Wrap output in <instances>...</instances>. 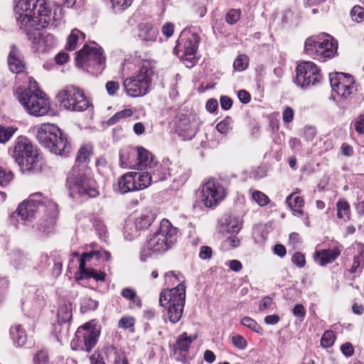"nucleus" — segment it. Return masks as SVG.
<instances>
[{"mask_svg": "<svg viewBox=\"0 0 364 364\" xmlns=\"http://www.w3.org/2000/svg\"><path fill=\"white\" fill-rule=\"evenodd\" d=\"M14 13L19 28L26 33L38 52H46L55 45L53 35L38 31L48 25L58 26L63 18L60 6H56L52 14L45 0H17Z\"/></svg>", "mask_w": 364, "mask_h": 364, "instance_id": "1", "label": "nucleus"}, {"mask_svg": "<svg viewBox=\"0 0 364 364\" xmlns=\"http://www.w3.org/2000/svg\"><path fill=\"white\" fill-rule=\"evenodd\" d=\"M91 154V149L86 146H81L77 154L75 164L68 175L66 183L72 198L77 196L94 198L99 194L96 182L87 166Z\"/></svg>", "mask_w": 364, "mask_h": 364, "instance_id": "2", "label": "nucleus"}, {"mask_svg": "<svg viewBox=\"0 0 364 364\" xmlns=\"http://www.w3.org/2000/svg\"><path fill=\"white\" fill-rule=\"evenodd\" d=\"M166 278L173 277L180 283L174 288L164 289L160 294L159 304L166 306L167 316L172 323H177L181 318L186 301V286L184 280L180 281L178 276L173 272H166Z\"/></svg>", "mask_w": 364, "mask_h": 364, "instance_id": "3", "label": "nucleus"}, {"mask_svg": "<svg viewBox=\"0 0 364 364\" xmlns=\"http://www.w3.org/2000/svg\"><path fill=\"white\" fill-rule=\"evenodd\" d=\"M177 228L167 219H163L158 230L150 235L146 247L141 250V260L144 262L153 253H163L170 250L176 242Z\"/></svg>", "mask_w": 364, "mask_h": 364, "instance_id": "4", "label": "nucleus"}, {"mask_svg": "<svg viewBox=\"0 0 364 364\" xmlns=\"http://www.w3.org/2000/svg\"><path fill=\"white\" fill-rule=\"evenodd\" d=\"M36 138L40 144L56 155L65 156L70 152V145L66 136L54 124H42L38 128Z\"/></svg>", "mask_w": 364, "mask_h": 364, "instance_id": "5", "label": "nucleus"}, {"mask_svg": "<svg viewBox=\"0 0 364 364\" xmlns=\"http://www.w3.org/2000/svg\"><path fill=\"white\" fill-rule=\"evenodd\" d=\"M154 67L149 60H144L136 75L124 80L123 86L126 93L132 97H142L151 88Z\"/></svg>", "mask_w": 364, "mask_h": 364, "instance_id": "6", "label": "nucleus"}, {"mask_svg": "<svg viewBox=\"0 0 364 364\" xmlns=\"http://www.w3.org/2000/svg\"><path fill=\"white\" fill-rule=\"evenodd\" d=\"M9 152L18 166H26V169L33 171L40 169L39 156L26 137H18Z\"/></svg>", "mask_w": 364, "mask_h": 364, "instance_id": "7", "label": "nucleus"}, {"mask_svg": "<svg viewBox=\"0 0 364 364\" xmlns=\"http://www.w3.org/2000/svg\"><path fill=\"white\" fill-rule=\"evenodd\" d=\"M200 41L199 35L183 29L177 41L175 48L176 55L187 68H192L196 63V53Z\"/></svg>", "mask_w": 364, "mask_h": 364, "instance_id": "8", "label": "nucleus"}, {"mask_svg": "<svg viewBox=\"0 0 364 364\" xmlns=\"http://www.w3.org/2000/svg\"><path fill=\"white\" fill-rule=\"evenodd\" d=\"M76 55V64L80 68H93L96 73H102L105 68L102 49L95 43L93 45L85 44Z\"/></svg>", "mask_w": 364, "mask_h": 364, "instance_id": "9", "label": "nucleus"}, {"mask_svg": "<svg viewBox=\"0 0 364 364\" xmlns=\"http://www.w3.org/2000/svg\"><path fill=\"white\" fill-rule=\"evenodd\" d=\"M330 84L333 90L339 97L338 105L343 109L348 108V102L355 91L353 77L343 73H331Z\"/></svg>", "mask_w": 364, "mask_h": 364, "instance_id": "10", "label": "nucleus"}, {"mask_svg": "<svg viewBox=\"0 0 364 364\" xmlns=\"http://www.w3.org/2000/svg\"><path fill=\"white\" fill-rule=\"evenodd\" d=\"M16 97L20 103L31 115L39 117L48 113L50 106L48 99L43 92L31 93L29 90H22L18 88L16 92Z\"/></svg>", "mask_w": 364, "mask_h": 364, "instance_id": "11", "label": "nucleus"}, {"mask_svg": "<svg viewBox=\"0 0 364 364\" xmlns=\"http://www.w3.org/2000/svg\"><path fill=\"white\" fill-rule=\"evenodd\" d=\"M56 97L60 106L68 110L81 112L88 107L84 92L75 86H66L58 92Z\"/></svg>", "mask_w": 364, "mask_h": 364, "instance_id": "12", "label": "nucleus"}, {"mask_svg": "<svg viewBox=\"0 0 364 364\" xmlns=\"http://www.w3.org/2000/svg\"><path fill=\"white\" fill-rule=\"evenodd\" d=\"M152 180L153 176L149 171L127 172L118 180V192L125 194L145 189L151 185Z\"/></svg>", "mask_w": 364, "mask_h": 364, "instance_id": "13", "label": "nucleus"}, {"mask_svg": "<svg viewBox=\"0 0 364 364\" xmlns=\"http://www.w3.org/2000/svg\"><path fill=\"white\" fill-rule=\"evenodd\" d=\"M320 78V71L313 62H301L296 68L294 82L301 87L314 85L319 82Z\"/></svg>", "mask_w": 364, "mask_h": 364, "instance_id": "14", "label": "nucleus"}, {"mask_svg": "<svg viewBox=\"0 0 364 364\" xmlns=\"http://www.w3.org/2000/svg\"><path fill=\"white\" fill-rule=\"evenodd\" d=\"M226 193L224 187L215 179L208 180L202 188V201L206 207H214L222 201Z\"/></svg>", "mask_w": 364, "mask_h": 364, "instance_id": "15", "label": "nucleus"}, {"mask_svg": "<svg viewBox=\"0 0 364 364\" xmlns=\"http://www.w3.org/2000/svg\"><path fill=\"white\" fill-rule=\"evenodd\" d=\"M41 196V194L39 193H35L31 196L28 200L23 201L18 205L16 213L23 223L32 220L40 207L44 208L41 200L34 199L35 197Z\"/></svg>", "mask_w": 364, "mask_h": 364, "instance_id": "16", "label": "nucleus"}, {"mask_svg": "<svg viewBox=\"0 0 364 364\" xmlns=\"http://www.w3.org/2000/svg\"><path fill=\"white\" fill-rule=\"evenodd\" d=\"M100 329L91 322H87L78 328L76 335L82 336L86 351L90 352L96 345L100 336Z\"/></svg>", "mask_w": 364, "mask_h": 364, "instance_id": "17", "label": "nucleus"}, {"mask_svg": "<svg viewBox=\"0 0 364 364\" xmlns=\"http://www.w3.org/2000/svg\"><path fill=\"white\" fill-rule=\"evenodd\" d=\"M337 50V41L331 36L326 35L324 38L321 39L318 44L316 58L321 61L332 58L336 55Z\"/></svg>", "mask_w": 364, "mask_h": 364, "instance_id": "18", "label": "nucleus"}, {"mask_svg": "<svg viewBox=\"0 0 364 364\" xmlns=\"http://www.w3.org/2000/svg\"><path fill=\"white\" fill-rule=\"evenodd\" d=\"M195 339L196 336H189L186 332L178 336L174 348V353L177 360L183 363L186 361L191 344Z\"/></svg>", "mask_w": 364, "mask_h": 364, "instance_id": "19", "label": "nucleus"}, {"mask_svg": "<svg viewBox=\"0 0 364 364\" xmlns=\"http://www.w3.org/2000/svg\"><path fill=\"white\" fill-rule=\"evenodd\" d=\"M8 65L9 70L14 73H22L25 68L23 57L15 45L11 46L8 56Z\"/></svg>", "mask_w": 364, "mask_h": 364, "instance_id": "20", "label": "nucleus"}, {"mask_svg": "<svg viewBox=\"0 0 364 364\" xmlns=\"http://www.w3.org/2000/svg\"><path fill=\"white\" fill-rule=\"evenodd\" d=\"M156 218L154 212L150 210L143 211L139 216L135 218L134 225L138 230H144L148 229Z\"/></svg>", "mask_w": 364, "mask_h": 364, "instance_id": "21", "label": "nucleus"}, {"mask_svg": "<svg viewBox=\"0 0 364 364\" xmlns=\"http://www.w3.org/2000/svg\"><path fill=\"white\" fill-rule=\"evenodd\" d=\"M340 255V251L337 249L322 250L316 252L315 259L320 265L333 262Z\"/></svg>", "mask_w": 364, "mask_h": 364, "instance_id": "22", "label": "nucleus"}, {"mask_svg": "<svg viewBox=\"0 0 364 364\" xmlns=\"http://www.w3.org/2000/svg\"><path fill=\"white\" fill-rule=\"evenodd\" d=\"M296 193H298V188L286 198V203L294 212V215L300 216L304 213L301 209L304 205V200L301 197L296 196Z\"/></svg>", "mask_w": 364, "mask_h": 364, "instance_id": "23", "label": "nucleus"}, {"mask_svg": "<svg viewBox=\"0 0 364 364\" xmlns=\"http://www.w3.org/2000/svg\"><path fill=\"white\" fill-rule=\"evenodd\" d=\"M139 36L144 41H155L157 38V30L151 24L141 23L139 26Z\"/></svg>", "mask_w": 364, "mask_h": 364, "instance_id": "24", "label": "nucleus"}, {"mask_svg": "<svg viewBox=\"0 0 364 364\" xmlns=\"http://www.w3.org/2000/svg\"><path fill=\"white\" fill-rule=\"evenodd\" d=\"M136 151L138 159L137 166H139V168L143 169L147 167L151 168L153 163L152 154L143 147H137Z\"/></svg>", "mask_w": 364, "mask_h": 364, "instance_id": "25", "label": "nucleus"}, {"mask_svg": "<svg viewBox=\"0 0 364 364\" xmlns=\"http://www.w3.org/2000/svg\"><path fill=\"white\" fill-rule=\"evenodd\" d=\"M11 336L16 346H23L26 341L27 336L21 325H15L10 328Z\"/></svg>", "mask_w": 364, "mask_h": 364, "instance_id": "26", "label": "nucleus"}, {"mask_svg": "<svg viewBox=\"0 0 364 364\" xmlns=\"http://www.w3.org/2000/svg\"><path fill=\"white\" fill-rule=\"evenodd\" d=\"M72 318V304L69 301H64L59 306L57 319L58 322L61 324L70 321Z\"/></svg>", "mask_w": 364, "mask_h": 364, "instance_id": "27", "label": "nucleus"}, {"mask_svg": "<svg viewBox=\"0 0 364 364\" xmlns=\"http://www.w3.org/2000/svg\"><path fill=\"white\" fill-rule=\"evenodd\" d=\"M178 129L180 132V134L184 137L191 138L196 134V129L193 127L191 120L184 117L180 119L178 124Z\"/></svg>", "mask_w": 364, "mask_h": 364, "instance_id": "28", "label": "nucleus"}, {"mask_svg": "<svg viewBox=\"0 0 364 364\" xmlns=\"http://www.w3.org/2000/svg\"><path fill=\"white\" fill-rule=\"evenodd\" d=\"M11 264L16 269H21L24 268L28 262V258L27 255H24L19 250H15L11 253Z\"/></svg>", "mask_w": 364, "mask_h": 364, "instance_id": "29", "label": "nucleus"}, {"mask_svg": "<svg viewBox=\"0 0 364 364\" xmlns=\"http://www.w3.org/2000/svg\"><path fill=\"white\" fill-rule=\"evenodd\" d=\"M321 38L319 37H309L305 41L304 50L309 55L316 58L318 44Z\"/></svg>", "mask_w": 364, "mask_h": 364, "instance_id": "30", "label": "nucleus"}, {"mask_svg": "<svg viewBox=\"0 0 364 364\" xmlns=\"http://www.w3.org/2000/svg\"><path fill=\"white\" fill-rule=\"evenodd\" d=\"M80 276L77 279L93 278L96 281H104L105 279V273L103 272H98L93 268L86 269L79 272Z\"/></svg>", "mask_w": 364, "mask_h": 364, "instance_id": "31", "label": "nucleus"}, {"mask_svg": "<svg viewBox=\"0 0 364 364\" xmlns=\"http://www.w3.org/2000/svg\"><path fill=\"white\" fill-rule=\"evenodd\" d=\"M80 36H82L83 38H85V35L80 30L73 29L67 38L65 48L68 50H74L77 47Z\"/></svg>", "mask_w": 364, "mask_h": 364, "instance_id": "32", "label": "nucleus"}, {"mask_svg": "<svg viewBox=\"0 0 364 364\" xmlns=\"http://www.w3.org/2000/svg\"><path fill=\"white\" fill-rule=\"evenodd\" d=\"M337 217L338 218H350V210L348 203L344 200H339L336 204Z\"/></svg>", "mask_w": 364, "mask_h": 364, "instance_id": "33", "label": "nucleus"}, {"mask_svg": "<svg viewBox=\"0 0 364 364\" xmlns=\"http://www.w3.org/2000/svg\"><path fill=\"white\" fill-rule=\"evenodd\" d=\"M102 257V252L98 250L91 251L90 252L83 253L80 259L79 272L86 269L85 263L91 260L92 258L99 259Z\"/></svg>", "mask_w": 364, "mask_h": 364, "instance_id": "34", "label": "nucleus"}, {"mask_svg": "<svg viewBox=\"0 0 364 364\" xmlns=\"http://www.w3.org/2000/svg\"><path fill=\"white\" fill-rule=\"evenodd\" d=\"M107 352L109 353V357H113V364H129L128 360L123 352H119L116 348L111 346L107 348Z\"/></svg>", "mask_w": 364, "mask_h": 364, "instance_id": "35", "label": "nucleus"}, {"mask_svg": "<svg viewBox=\"0 0 364 364\" xmlns=\"http://www.w3.org/2000/svg\"><path fill=\"white\" fill-rule=\"evenodd\" d=\"M16 130L14 127L0 126V143L5 144L9 141Z\"/></svg>", "mask_w": 364, "mask_h": 364, "instance_id": "36", "label": "nucleus"}, {"mask_svg": "<svg viewBox=\"0 0 364 364\" xmlns=\"http://www.w3.org/2000/svg\"><path fill=\"white\" fill-rule=\"evenodd\" d=\"M241 324L250 330L259 333H262V328L253 318L245 316L241 319Z\"/></svg>", "mask_w": 364, "mask_h": 364, "instance_id": "37", "label": "nucleus"}, {"mask_svg": "<svg viewBox=\"0 0 364 364\" xmlns=\"http://www.w3.org/2000/svg\"><path fill=\"white\" fill-rule=\"evenodd\" d=\"M133 114V112L131 109H125L120 112H117L114 115L110 117L107 120L108 125H114L118 122L121 119L131 117Z\"/></svg>", "mask_w": 364, "mask_h": 364, "instance_id": "38", "label": "nucleus"}, {"mask_svg": "<svg viewBox=\"0 0 364 364\" xmlns=\"http://www.w3.org/2000/svg\"><path fill=\"white\" fill-rule=\"evenodd\" d=\"M249 64V58L245 54H240L237 56L233 63V67L237 71H243L247 69Z\"/></svg>", "mask_w": 364, "mask_h": 364, "instance_id": "39", "label": "nucleus"}, {"mask_svg": "<svg viewBox=\"0 0 364 364\" xmlns=\"http://www.w3.org/2000/svg\"><path fill=\"white\" fill-rule=\"evenodd\" d=\"M352 20L357 23L364 21V9L358 5L354 6L350 12Z\"/></svg>", "mask_w": 364, "mask_h": 364, "instance_id": "40", "label": "nucleus"}, {"mask_svg": "<svg viewBox=\"0 0 364 364\" xmlns=\"http://www.w3.org/2000/svg\"><path fill=\"white\" fill-rule=\"evenodd\" d=\"M121 294L124 299L132 301L133 303H135L138 306L141 305V301L137 298L136 293L133 289L129 287L124 288Z\"/></svg>", "mask_w": 364, "mask_h": 364, "instance_id": "41", "label": "nucleus"}, {"mask_svg": "<svg viewBox=\"0 0 364 364\" xmlns=\"http://www.w3.org/2000/svg\"><path fill=\"white\" fill-rule=\"evenodd\" d=\"M335 335L332 331H326L321 339V345L324 348L331 347L335 342Z\"/></svg>", "mask_w": 364, "mask_h": 364, "instance_id": "42", "label": "nucleus"}, {"mask_svg": "<svg viewBox=\"0 0 364 364\" xmlns=\"http://www.w3.org/2000/svg\"><path fill=\"white\" fill-rule=\"evenodd\" d=\"M241 11L240 9H230L228 11L225 16L226 22L230 25L236 23L240 18Z\"/></svg>", "mask_w": 364, "mask_h": 364, "instance_id": "43", "label": "nucleus"}, {"mask_svg": "<svg viewBox=\"0 0 364 364\" xmlns=\"http://www.w3.org/2000/svg\"><path fill=\"white\" fill-rule=\"evenodd\" d=\"M110 1L115 11H121L129 7L133 0H110Z\"/></svg>", "mask_w": 364, "mask_h": 364, "instance_id": "44", "label": "nucleus"}, {"mask_svg": "<svg viewBox=\"0 0 364 364\" xmlns=\"http://www.w3.org/2000/svg\"><path fill=\"white\" fill-rule=\"evenodd\" d=\"M81 309L86 310H95L98 306V301L92 299L90 297H85L81 301Z\"/></svg>", "mask_w": 364, "mask_h": 364, "instance_id": "45", "label": "nucleus"}, {"mask_svg": "<svg viewBox=\"0 0 364 364\" xmlns=\"http://www.w3.org/2000/svg\"><path fill=\"white\" fill-rule=\"evenodd\" d=\"M13 178L11 171H6L5 168L0 166V186H6Z\"/></svg>", "mask_w": 364, "mask_h": 364, "instance_id": "46", "label": "nucleus"}, {"mask_svg": "<svg viewBox=\"0 0 364 364\" xmlns=\"http://www.w3.org/2000/svg\"><path fill=\"white\" fill-rule=\"evenodd\" d=\"M252 198L260 206L266 205L269 201V198L260 191H255L252 193Z\"/></svg>", "mask_w": 364, "mask_h": 364, "instance_id": "47", "label": "nucleus"}, {"mask_svg": "<svg viewBox=\"0 0 364 364\" xmlns=\"http://www.w3.org/2000/svg\"><path fill=\"white\" fill-rule=\"evenodd\" d=\"M232 344L240 350H244L247 346L246 340L240 335L233 336L231 338Z\"/></svg>", "mask_w": 364, "mask_h": 364, "instance_id": "48", "label": "nucleus"}, {"mask_svg": "<svg viewBox=\"0 0 364 364\" xmlns=\"http://www.w3.org/2000/svg\"><path fill=\"white\" fill-rule=\"evenodd\" d=\"M230 121H231V119L230 117H227L225 119L220 122L216 125L217 130L221 134H227L229 132V130L231 129Z\"/></svg>", "mask_w": 364, "mask_h": 364, "instance_id": "49", "label": "nucleus"}, {"mask_svg": "<svg viewBox=\"0 0 364 364\" xmlns=\"http://www.w3.org/2000/svg\"><path fill=\"white\" fill-rule=\"evenodd\" d=\"M35 364H47L48 363V354L46 350L38 351L33 358Z\"/></svg>", "mask_w": 364, "mask_h": 364, "instance_id": "50", "label": "nucleus"}, {"mask_svg": "<svg viewBox=\"0 0 364 364\" xmlns=\"http://www.w3.org/2000/svg\"><path fill=\"white\" fill-rule=\"evenodd\" d=\"M292 314L299 321H303L306 316V310L302 304H299L292 309Z\"/></svg>", "mask_w": 364, "mask_h": 364, "instance_id": "51", "label": "nucleus"}, {"mask_svg": "<svg viewBox=\"0 0 364 364\" xmlns=\"http://www.w3.org/2000/svg\"><path fill=\"white\" fill-rule=\"evenodd\" d=\"M161 165L156 166V168L151 173V176H153L152 181L157 182L166 179V173L164 171L160 170Z\"/></svg>", "mask_w": 364, "mask_h": 364, "instance_id": "52", "label": "nucleus"}, {"mask_svg": "<svg viewBox=\"0 0 364 364\" xmlns=\"http://www.w3.org/2000/svg\"><path fill=\"white\" fill-rule=\"evenodd\" d=\"M362 259H363V256L361 255L354 256L353 262L352 267L350 270L351 273L361 272Z\"/></svg>", "mask_w": 364, "mask_h": 364, "instance_id": "53", "label": "nucleus"}, {"mask_svg": "<svg viewBox=\"0 0 364 364\" xmlns=\"http://www.w3.org/2000/svg\"><path fill=\"white\" fill-rule=\"evenodd\" d=\"M240 245V240L235 235H231L228 237L224 242L223 245L225 247H229L231 248H235L239 247Z\"/></svg>", "mask_w": 364, "mask_h": 364, "instance_id": "54", "label": "nucleus"}, {"mask_svg": "<svg viewBox=\"0 0 364 364\" xmlns=\"http://www.w3.org/2000/svg\"><path fill=\"white\" fill-rule=\"evenodd\" d=\"M105 88L109 95H114L119 89V84L117 81H108Z\"/></svg>", "mask_w": 364, "mask_h": 364, "instance_id": "55", "label": "nucleus"}, {"mask_svg": "<svg viewBox=\"0 0 364 364\" xmlns=\"http://www.w3.org/2000/svg\"><path fill=\"white\" fill-rule=\"evenodd\" d=\"M291 261L294 264L300 268L304 267L306 263L304 255L300 252H296L293 255Z\"/></svg>", "mask_w": 364, "mask_h": 364, "instance_id": "56", "label": "nucleus"}, {"mask_svg": "<svg viewBox=\"0 0 364 364\" xmlns=\"http://www.w3.org/2000/svg\"><path fill=\"white\" fill-rule=\"evenodd\" d=\"M241 228V225L238 220H234L233 222H230L226 226V232L231 234L237 233Z\"/></svg>", "mask_w": 364, "mask_h": 364, "instance_id": "57", "label": "nucleus"}, {"mask_svg": "<svg viewBox=\"0 0 364 364\" xmlns=\"http://www.w3.org/2000/svg\"><path fill=\"white\" fill-rule=\"evenodd\" d=\"M294 116V112L293 109L290 107H287L282 113V119L284 123H289L291 122Z\"/></svg>", "mask_w": 364, "mask_h": 364, "instance_id": "58", "label": "nucleus"}, {"mask_svg": "<svg viewBox=\"0 0 364 364\" xmlns=\"http://www.w3.org/2000/svg\"><path fill=\"white\" fill-rule=\"evenodd\" d=\"M272 305V299L269 296L264 297L259 304V310L264 311L269 309Z\"/></svg>", "mask_w": 364, "mask_h": 364, "instance_id": "59", "label": "nucleus"}, {"mask_svg": "<svg viewBox=\"0 0 364 364\" xmlns=\"http://www.w3.org/2000/svg\"><path fill=\"white\" fill-rule=\"evenodd\" d=\"M341 350L346 357H350L353 355L354 349L353 345L346 342L341 346Z\"/></svg>", "mask_w": 364, "mask_h": 364, "instance_id": "60", "label": "nucleus"}, {"mask_svg": "<svg viewBox=\"0 0 364 364\" xmlns=\"http://www.w3.org/2000/svg\"><path fill=\"white\" fill-rule=\"evenodd\" d=\"M199 257L202 259H208L212 257V249L208 246H202L200 250Z\"/></svg>", "mask_w": 364, "mask_h": 364, "instance_id": "61", "label": "nucleus"}, {"mask_svg": "<svg viewBox=\"0 0 364 364\" xmlns=\"http://www.w3.org/2000/svg\"><path fill=\"white\" fill-rule=\"evenodd\" d=\"M134 318L131 317H122L118 323L119 327L122 328H128L134 325Z\"/></svg>", "mask_w": 364, "mask_h": 364, "instance_id": "62", "label": "nucleus"}, {"mask_svg": "<svg viewBox=\"0 0 364 364\" xmlns=\"http://www.w3.org/2000/svg\"><path fill=\"white\" fill-rule=\"evenodd\" d=\"M162 33L167 38L172 36L174 31V25L172 23H166L162 27Z\"/></svg>", "mask_w": 364, "mask_h": 364, "instance_id": "63", "label": "nucleus"}, {"mask_svg": "<svg viewBox=\"0 0 364 364\" xmlns=\"http://www.w3.org/2000/svg\"><path fill=\"white\" fill-rule=\"evenodd\" d=\"M355 129L359 134H364V115L360 116L354 123Z\"/></svg>", "mask_w": 364, "mask_h": 364, "instance_id": "64", "label": "nucleus"}]
</instances>
